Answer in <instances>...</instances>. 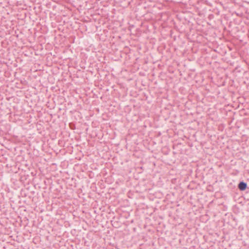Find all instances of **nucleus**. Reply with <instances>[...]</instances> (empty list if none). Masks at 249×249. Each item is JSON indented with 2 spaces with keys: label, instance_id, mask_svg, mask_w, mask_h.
<instances>
[{
  "label": "nucleus",
  "instance_id": "nucleus-1",
  "mask_svg": "<svg viewBox=\"0 0 249 249\" xmlns=\"http://www.w3.org/2000/svg\"><path fill=\"white\" fill-rule=\"evenodd\" d=\"M239 189L241 191L245 190L247 187V184L244 181H240L238 185Z\"/></svg>",
  "mask_w": 249,
  "mask_h": 249
}]
</instances>
